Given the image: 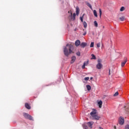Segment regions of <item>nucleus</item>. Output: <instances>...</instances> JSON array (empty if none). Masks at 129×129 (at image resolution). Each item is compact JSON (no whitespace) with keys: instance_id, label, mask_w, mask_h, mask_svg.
<instances>
[{"instance_id":"nucleus-8","label":"nucleus","mask_w":129,"mask_h":129,"mask_svg":"<svg viewBox=\"0 0 129 129\" xmlns=\"http://www.w3.org/2000/svg\"><path fill=\"white\" fill-rule=\"evenodd\" d=\"M126 62H127V60L126 59V58H125L123 61L121 62V67H123V66L125 65V63H126Z\"/></svg>"},{"instance_id":"nucleus-5","label":"nucleus","mask_w":129,"mask_h":129,"mask_svg":"<svg viewBox=\"0 0 129 129\" xmlns=\"http://www.w3.org/2000/svg\"><path fill=\"white\" fill-rule=\"evenodd\" d=\"M118 122L119 124L122 125L124 123V118L122 117H120L118 119Z\"/></svg>"},{"instance_id":"nucleus-2","label":"nucleus","mask_w":129,"mask_h":129,"mask_svg":"<svg viewBox=\"0 0 129 129\" xmlns=\"http://www.w3.org/2000/svg\"><path fill=\"white\" fill-rule=\"evenodd\" d=\"M69 14H70L69 16V20H71V21H74V20H75V17H76V14L74 13L73 15H72V11H69Z\"/></svg>"},{"instance_id":"nucleus-4","label":"nucleus","mask_w":129,"mask_h":129,"mask_svg":"<svg viewBox=\"0 0 129 129\" xmlns=\"http://www.w3.org/2000/svg\"><path fill=\"white\" fill-rule=\"evenodd\" d=\"M23 116H24L25 118L29 119L30 120H32L33 119V117L27 113H24Z\"/></svg>"},{"instance_id":"nucleus-10","label":"nucleus","mask_w":129,"mask_h":129,"mask_svg":"<svg viewBox=\"0 0 129 129\" xmlns=\"http://www.w3.org/2000/svg\"><path fill=\"white\" fill-rule=\"evenodd\" d=\"M86 45H87L86 42H82L80 44V46L82 47V48H85V47H86Z\"/></svg>"},{"instance_id":"nucleus-13","label":"nucleus","mask_w":129,"mask_h":129,"mask_svg":"<svg viewBox=\"0 0 129 129\" xmlns=\"http://www.w3.org/2000/svg\"><path fill=\"white\" fill-rule=\"evenodd\" d=\"M100 118V117L97 116V115H94L93 116V119H95V120H98Z\"/></svg>"},{"instance_id":"nucleus-27","label":"nucleus","mask_w":129,"mask_h":129,"mask_svg":"<svg viewBox=\"0 0 129 129\" xmlns=\"http://www.w3.org/2000/svg\"><path fill=\"white\" fill-rule=\"evenodd\" d=\"M94 47V42H91L90 44V47L93 48Z\"/></svg>"},{"instance_id":"nucleus-20","label":"nucleus","mask_w":129,"mask_h":129,"mask_svg":"<svg viewBox=\"0 0 129 129\" xmlns=\"http://www.w3.org/2000/svg\"><path fill=\"white\" fill-rule=\"evenodd\" d=\"M91 56H92V57H91V59L92 60V59H94V60H95V59H96V56H95V55H94V54H91Z\"/></svg>"},{"instance_id":"nucleus-28","label":"nucleus","mask_w":129,"mask_h":129,"mask_svg":"<svg viewBox=\"0 0 129 129\" xmlns=\"http://www.w3.org/2000/svg\"><path fill=\"white\" fill-rule=\"evenodd\" d=\"M119 19L120 20V21H121L122 22V21H124V17L122 16V17H120L119 18Z\"/></svg>"},{"instance_id":"nucleus-7","label":"nucleus","mask_w":129,"mask_h":129,"mask_svg":"<svg viewBox=\"0 0 129 129\" xmlns=\"http://www.w3.org/2000/svg\"><path fill=\"white\" fill-rule=\"evenodd\" d=\"M81 42H80V40H77L75 42V45L76 46V47H78V46L81 45Z\"/></svg>"},{"instance_id":"nucleus-36","label":"nucleus","mask_w":129,"mask_h":129,"mask_svg":"<svg viewBox=\"0 0 129 129\" xmlns=\"http://www.w3.org/2000/svg\"><path fill=\"white\" fill-rule=\"evenodd\" d=\"M99 129H103V128L101 127H99Z\"/></svg>"},{"instance_id":"nucleus-31","label":"nucleus","mask_w":129,"mask_h":129,"mask_svg":"<svg viewBox=\"0 0 129 129\" xmlns=\"http://www.w3.org/2000/svg\"><path fill=\"white\" fill-rule=\"evenodd\" d=\"M118 95V92H116L114 94V96H117Z\"/></svg>"},{"instance_id":"nucleus-18","label":"nucleus","mask_w":129,"mask_h":129,"mask_svg":"<svg viewBox=\"0 0 129 129\" xmlns=\"http://www.w3.org/2000/svg\"><path fill=\"white\" fill-rule=\"evenodd\" d=\"M124 108L126 109V111L129 112V105H126V106H125Z\"/></svg>"},{"instance_id":"nucleus-3","label":"nucleus","mask_w":129,"mask_h":129,"mask_svg":"<svg viewBox=\"0 0 129 129\" xmlns=\"http://www.w3.org/2000/svg\"><path fill=\"white\" fill-rule=\"evenodd\" d=\"M96 68L99 70L102 68V64H101V60L100 59H98V63L96 65Z\"/></svg>"},{"instance_id":"nucleus-35","label":"nucleus","mask_w":129,"mask_h":129,"mask_svg":"<svg viewBox=\"0 0 129 129\" xmlns=\"http://www.w3.org/2000/svg\"><path fill=\"white\" fill-rule=\"evenodd\" d=\"M109 75H110V70H109Z\"/></svg>"},{"instance_id":"nucleus-38","label":"nucleus","mask_w":129,"mask_h":129,"mask_svg":"<svg viewBox=\"0 0 129 129\" xmlns=\"http://www.w3.org/2000/svg\"><path fill=\"white\" fill-rule=\"evenodd\" d=\"M92 79H93V78H92V77H91V78H90V80H92Z\"/></svg>"},{"instance_id":"nucleus-11","label":"nucleus","mask_w":129,"mask_h":129,"mask_svg":"<svg viewBox=\"0 0 129 129\" xmlns=\"http://www.w3.org/2000/svg\"><path fill=\"white\" fill-rule=\"evenodd\" d=\"M75 60H76V57L75 56H73L72 57V60L71 61V64L74 63V62H75Z\"/></svg>"},{"instance_id":"nucleus-37","label":"nucleus","mask_w":129,"mask_h":129,"mask_svg":"<svg viewBox=\"0 0 129 129\" xmlns=\"http://www.w3.org/2000/svg\"><path fill=\"white\" fill-rule=\"evenodd\" d=\"M85 35H86V33H85L83 34L84 36H85Z\"/></svg>"},{"instance_id":"nucleus-9","label":"nucleus","mask_w":129,"mask_h":129,"mask_svg":"<svg viewBox=\"0 0 129 129\" xmlns=\"http://www.w3.org/2000/svg\"><path fill=\"white\" fill-rule=\"evenodd\" d=\"M95 114H96V110L95 109H94L90 113V115H91V116H92V117H93V116L95 115Z\"/></svg>"},{"instance_id":"nucleus-19","label":"nucleus","mask_w":129,"mask_h":129,"mask_svg":"<svg viewBox=\"0 0 129 129\" xmlns=\"http://www.w3.org/2000/svg\"><path fill=\"white\" fill-rule=\"evenodd\" d=\"M80 11V10L78 7L76 8V14L77 15H79V12Z\"/></svg>"},{"instance_id":"nucleus-33","label":"nucleus","mask_w":129,"mask_h":129,"mask_svg":"<svg viewBox=\"0 0 129 129\" xmlns=\"http://www.w3.org/2000/svg\"><path fill=\"white\" fill-rule=\"evenodd\" d=\"M125 129H129V125H126L125 126Z\"/></svg>"},{"instance_id":"nucleus-30","label":"nucleus","mask_w":129,"mask_h":129,"mask_svg":"<svg viewBox=\"0 0 129 129\" xmlns=\"http://www.w3.org/2000/svg\"><path fill=\"white\" fill-rule=\"evenodd\" d=\"M84 80H85L86 81H88V80H89V77L85 78Z\"/></svg>"},{"instance_id":"nucleus-22","label":"nucleus","mask_w":129,"mask_h":129,"mask_svg":"<svg viewBox=\"0 0 129 129\" xmlns=\"http://www.w3.org/2000/svg\"><path fill=\"white\" fill-rule=\"evenodd\" d=\"M94 26L96 27H98V23H97V22L96 21H95L94 22Z\"/></svg>"},{"instance_id":"nucleus-25","label":"nucleus","mask_w":129,"mask_h":129,"mask_svg":"<svg viewBox=\"0 0 129 129\" xmlns=\"http://www.w3.org/2000/svg\"><path fill=\"white\" fill-rule=\"evenodd\" d=\"M83 18H84V14H83V16L80 18L82 23H83Z\"/></svg>"},{"instance_id":"nucleus-15","label":"nucleus","mask_w":129,"mask_h":129,"mask_svg":"<svg viewBox=\"0 0 129 129\" xmlns=\"http://www.w3.org/2000/svg\"><path fill=\"white\" fill-rule=\"evenodd\" d=\"M86 4L87 6L88 7H89V8H90V9H91V10H92V6H91V5L89 3L86 2Z\"/></svg>"},{"instance_id":"nucleus-34","label":"nucleus","mask_w":129,"mask_h":129,"mask_svg":"<svg viewBox=\"0 0 129 129\" xmlns=\"http://www.w3.org/2000/svg\"><path fill=\"white\" fill-rule=\"evenodd\" d=\"M76 54H77V56H80V55H81L80 52H79V51L77 52Z\"/></svg>"},{"instance_id":"nucleus-6","label":"nucleus","mask_w":129,"mask_h":129,"mask_svg":"<svg viewBox=\"0 0 129 129\" xmlns=\"http://www.w3.org/2000/svg\"><path fill=\"white\" fill-rule=\"evenodd\" d=\"M94 123V122H93V121H90L87 123V124L88 126V127H89L90 128H92V125H93V124Z\"/></svg>"},{"instance_id":"nucleus-32","label":"nucleus","mask_w":129,"mask_h":129,"mask_svg":"<svg viewBox=\"0 0 129 129\" xmlns=\"http://www.w3.org/2000/svg\"><path fill=\"white\" fill-rule=\"evenodd\" d=\"M97 48H99L100 47V43H98L97 44Z\"/></svg>"},{"instance_id":"nucleus-17","label":"nucleus","mask_w":129,"mask_h":129,"mask_svg":"<svg viewBox=\"0 0 129 129\" xmlns=\"http://www.w3.org/2000/svg\"><path fill=\"white\" fill-rule=\"evenodd\" d=\"M87 89L88 91H90V90H91V86L89 85H87L86 86Z\"/></svg>"},{"instance_id":"nucleus-26","label":"nucleus","mask_w":129,"mask_h":129,"mask_svg":"<svg viewBox=\"0 0 129 129\" xmlns=\"http://www.w3.org/2000/svg\"><path fill=\"white\" fill-rule=\"evenodd\" d=\"M99 12L100 14V18H101V15L102 14V12L101 11V9H99Z\"/></svg>"},{"instance_id":"nucleus-1","label":"nucleus","mask_w":129,"mask_h":129,"mask_svg":"<svg viewBox=\"0 0 129 129\" xmlns=\"http://www.w3.org/2000/svg\"><path fill=\"white\" fill-rule=\"evenodd\" d=\"M73 45L69 44H67V47L65 46L63 48V52L65 55V56H67V57H68L69 56V54H71L72 52V51H73L74 49Z\"/></svg>"},{"instance_id":"nucleus-12","label":"nucleus","mask_w":129,"mask_h":129,"mask_svg":"<svg viewBox=\"0 0 129 129\" xmlns=\"http://www.w3.org/2000/svg\"><path fill=\"white\" fill-rule=\"evenodd\" d=\"M98 105L99 108H101L102 107V101L100 100L98 102Z\"/></svg>"},{"instance_id":"nucleus-21","label":"nucleus","mask_w":129,"mask_h":129,"mask_svg":"<svg viewBox=\"0 0 129 129\" xmlns=\"http://www.w3.org/2000/svg\"><path fill=\"white\" fill-rule=\"evenodd\" d=\"M83 26L85 29H86V28H87V23H86V22H85V21L83 22Z\"/></svg>"},{"instance_id":"nucleus-23","label":"nucleus","mask_w":129,"mask_h":129,"mask_svg":"<svg viewBox=\"0 0 129 129\" xmlns=\"http://www.w3.org/2000/svg\"><path fill=\"white\" fill-rule=\"evenodd\" d=\"M93 13H94V16H95V17H97V12H96V10H94Z\"/></svg>"},{"instance_id":"nucleus-16","label":"nucleus","mask_w":129,"mask_h":129,"mask_svg":"<svg viewBox=\"0 0 129 129\" xmlns=\"http://www.w3.org/2000/svg\"><path fill=\"white\" fill-rule=\"evenodd\" d=\"M25 107L27 108V109H31V106L28 103H25Z\"/></svg>"},{"instance_id":"nucleus-24","label":"nucleus","mask_w":129,"mask_h":129,"mask_svg":"<svg viewBox=\"0 0 129 129\" xmlns=\"http://www.w3.org/2000/svg\"><path fill=\"white\" fill-rule=\"evenodd\" d=\"M83 127L84 129H88V126L85 124H83Z\"/></svg>"},{"instance_id":"nucleus-29","label":"nucleus","mask_w":129,"mask_h":129,"mask_svg":"<svg viewBox=\"0 0 129 129\" xmlns=\"http://www.w3.org/2000/svg\"><path fill=\"white\" fill-rule=\"evenodd\" d=\"M120 12H123V11H124V7H122L120 9Z\"/></svg>"},{"instance_id":"nucleus-14","label":"nucleus","mask_w":129,"mask_h":129,"mask_svg":"<svg viewBox=\"0 0 129 129\" xmlns=\"http://www.w3.org/2000/svg\"><path fill=\"white\" fill-rule=\"evenodd\" d=\"M88 61H85L84 62L83 65L82 67V69H85V66L88 65Z\"/></svg>"}]
</instances>
